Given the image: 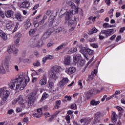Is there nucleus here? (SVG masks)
Wrapping results in <instances>:
<instances>
[{
    "label": "nucleus",
    "instance_id": "f257e3e1",
    "mask_svg": "<svg viewBox=\"0 0 125 125\" xmlns=\"http://www.w3.org/2000/svg\"><path fill=\"white\" fill-rule=\"evenodd\" d=\"M30 82V78L28 75L25 76L24 74H22L20 75L18 78L15 79H13L11 81L10 83H9V86H10L11 89H20V90H23L24 87L27 85V83Z\"/></svg>",
    "mask_w": 125,
    "mask_h": 125
},
{
    "label": "nucleus",
    "instance_id": "f03ea898",
    "mask_svg": "<svg viewBox=\"0 0 125 125\" xmlns=\"http://www.w3.org/2000/svg\"><path fill=\"white\" fill-rule=\"evenodd\" d=\"M0 70L1 74L3 75L6 74V71L9 72V64L7 60L5 59L4 62H2L0 66Z\"/></svg>",
    "mask_w": 125,
    "mask_h": 125
},
{
    "label": "nucleus",
    "instance_id": "7ed1b4c3",
    "mask_svg": "<svg viewBox=\"0 0 125 125\" xmlns=\"http://www.w3.org/2000/svg\"><path fill=\"white\" fill-rule=\"evenodd\" d=\"M10 95V92L7 90L6 88H0V97L1 96L2 101L4 102L7 100V98H8Z\"/></svg>",
    "mask_w": 125,
    "mask_h": 125
},
{
    "label": "nucleus",
    "instance_id": "20e7f679",
    "mask_svg": "<svg viewBox=\"0 0 125 125\" xmlns=\"http://www.w3.org/2000/svg\"><path fill=\"white\" fill-rule=\"evenodd\" d=\"M26 99L27 106L30 107L32 106V105H34V104L36 101V95L33 94H30L26 96Z\"/></svg>",
    "mask_w": 125,
    "mask_h": 125
},
{
    "label": "nucleus",
    "instance_id": "39448f33",
    "mask_svg": "<svg viewBox=\"0 0 125 125\" xmlns=\"http://www.w3.org/2000/svg\"><path fill=\"white\" fill-rule=\"evenodd\" d=\"M18 102L21 107L22 108H25V107H26V103H24V97H23V95H20L18 99L13 101V104H15Z\"/></svg>",
    "mask_w": 125,
    "mask_h": 125
},
{
    "label": "nucleus",
    "instance_id": "423d86ee",
    "mask_svg": "<svg viewBox=\"0 0 125 125\" xmlns=\"http://www.w3.org/2000/svg\"><path fill=\"white\" fill-rule=\"evenodd\" d=\"M116 32L115 29H107L106 30H103L100 32V35H105L106 38L110 36H112L114 33Z\"/></svg>",
    "mask_w": 125,
    "mask_h": 125
},
{
    "label": "nucleus",
    "instance_id": "0eeeda50",
    "mask_svg": "<svg viewBox=\"0 0 125 125\" xmlns=\"http://www.w3.org/2000/svg\"><path fill=\"white\" fill-rule=\"evenodd\" d=\"M68 4L72 8V15H75V14H78L79 13V8L78 6H76L75 3L72 1L68 2Z\"/></svg>",
    "mask_w": 125,
    "mask_h": 125
},
{
    "label": "nucleus",
    "instance_id": "6e6552de",
    "mask_svg": "<svg viewBox=\"0 0 125 125\" xmlns=\"http://www.w3.org/2000/svg\"><path fill=\"white\" fill-rule=\"evenodd\" d=\"M55 19V17L54 16L51 15L48 19V26L49 27H51L53 26V27H55V26H57L59 24L58 22L55 21L54 20Z\"/></svg>",
    "mask_w": 125,
    "mask_h": 125
},
{
    "label": "nucleus",
    "instance_id": "1a4fd4ad",
    "mask_svg": "<svg viewBox=\"0 0 125 125\" xmlns=\"http://www.w3.org/2000/svg\"><path fill=\"white\" fill-rule=\"evenodd\" d=\"M70 82V80L68 79V78H64L59 83V86L61 88L67 85V83H68Z\"/></svg>",
    "mask_w": 125,
    "mask_h": 125
},
{
    "label": "nucleus",
    "instance_id": "9d476101",
    "mask_svg": "<svg viewBox=\"0 0 125 125\" xmlns=\"http://www.w3.org/2000/svg\"><path fill=\"white\" fill-rule=\"evenodd\" d=\"M65 72L66 73V74H68V75H72L74 74V73L76 72V67L72 66L66 68Z\"/></svg>",
    "mask_w": 125,
    "mask_h": 125
},
{
    "label": "nucleus",
    "instance_id": "9b49d317",
    "mask_svg": "<svg viewBox=\"0 0 125 125\" xmlns=\"http://www.w3.org/2000/svg\"><path fill=\"white\" fill-rule=\"evenodd\" d=\"M61 69V67L58 65H54L52 67H51L50 72H52L53 73H59L60 72V70Z\"/></svg>",
    "mask_w": 125,
    "mask_h": 125
},
{
    "label": "nucleus",
    "instance_id": "f8f14e48",
    "mask_svg": "<svg viewBox=\"0 0 125 125\" xmlns=\"http://www.w3.org/2000/svg\"><path fill=\"white\" fill-rule=\"evenodd\" d=\"M93 118H84L80 120V122L81 124H83V123L84 124V125H87L91 121H92Z\"/></svg>",
    "mask_w": 125,
    "mask_h": 125
},
{
    "label": "nucleus",
    "instance_id": "ddd939ff",
    "mask_svg": "<svg viewBox=\"0 0 125 125\" xmlns=\"http://www.w3.org/2000/svg\"><path fill=\"white\" fill-rule=\"evenodd\" d=\"M46 83H47V79L45 75H43L39 81V83L41 85H45V84H46Z\"/></svg>",
    "mask_w": 125,
    "mask_h": 125
},
{
    "label": "nucleus",
    "instance_id": "4468645a",
    "mask_svg": "<svg viewBox=\"0 0 125 125\" xmlns=\"http://www.w3.org/2000/svg\"><path fill=\"white\" fill-rule=\"evenodd\" d=\"M63 61L65 65H66L67 66L71 65V56H66L65 57H64Z\"/></svg>",
    "mask_w": 125,
    "mask_h": 125
},
{
    "label": "nucleus",
    "instance_id": "2eb2a0df",
    "mask_svg": "<svg viewBox=\"0 0 125 125\" xmlns=\"http://www.w3.org/2000/svg\"><path fill=\"white\" fill-rule=\"evenodd\" d=\"M72 17V12L71 11H68L65 15V24L68 23V21L71 19Z\"/></svg>",
    "mask_w": 125,
    "mask_h": 125
},
{
    "label": "nucleus",
    "instance_id": "dca6fc26",
    "mask_svg": "<svg viewBox=\"0 0 125 125\" xmlns=\"http://www.w3.org/2000/svg\"><path fill=\"white\" fill-rule=\"evenodd\" d=\"M30 6V2L28 0H25L21 3V7L22 8H28Z\"/></svg>",
    "mask_w": 125,
    "mask_h": 125
},
{
    "label": "nucleus",
    "instance_id": "f3484780",
    "mask_svg": "<svg viewBox=\"0 0 125 125\" xmlns=\"http://www.w3.org/2000/svg\"><path fill=\"white\" fill-rule=\"evenodd\" d=\"M49 78L51 80H54L55 81H56V79H58L57 73L50 71Z\"/></svg>",
    "mask_w": 125,
    "mask_h": 125
},
{
    "label": "nucleus",
    "instance_id": "a211bd4d",
    "mask_svg": "<svg viewBox=\"0 0 125 125\" xmlns=\"http://www.w3.org/2000/svg\"><path fill=\"white\" fill-rule=\"evenodd\" d=\"M5 16L7 17V18H11L12 16H13V11L11 10H9L5 12Z\"/></svg>",
    "mask_w": 125,
    "mask_h": 125
},
{
    "label": "nucleus",
    "instance_id": "6ab92c4d",
    "mask_svg": "<svg viewBox=\"0 0 125 125\" xmlns=\"http://www.w3.org/2000/svg\"><path fill=\"white\" fill-rule=\"evenodd\" d=\"M38 44V40L36 39V38H33V40L31 42V46L32 47H37Z\"/></svg>",
    "mask_w": 125,
    "mask_h": 125
},
{
    "label": "nucleus",
    "instance_id": "aec40b11",
    "mask_svg": "<svg viewBox=\"0 0 125 125\" xmlns=\"http://www.w3.org/2000/svg\"><path fill=\"white\" fill-rule=\"evenodd\" d=\"M117 120H118V116H117V114L116 112H113L111 117L112 123H116L117 122Z\"/></svg>",
    "mask_w": 125,
    "mask_h": 125
},
{
    "label": "nucleus",
    "instance_id": "412c9836",
    "mask_svg": "<svg viewBox=\"0 0 125 125\" xmlns=\"http://www.w3.org/2000/svg\"><path fill=\"white\" fill-rule=\"evenodd\" d=\"M66 45H67V43H62L61 45H60L59 46H58L56 48V51H59V50H60L63 48H65L66 47Z\"/></svg>",
    "mask_w": 125,
    "mask_h": 125
},
{
    "label": "nucleus",
    "instance_id": "4be33fe9",
    "mask_svg": "<svg viewBox=\"0 0 125 125\" xmlns=\"http://www.w3.org/2000/svg\"><path fill=\"white\" fill-rule=\"evenodd\" d=\"M15 18L16 19H17L18 21H20L21 22L23 21V17L21 15V14L17 13L15 15Z\"/></svg>",
    "mask_w": 125,
    "mask_h": 125
},
{
    "label": "nucleus",
    "instance_id": "5701e85b",
    "mask_svg": "<svg viewBox=\"0 0 125 125\" xmlns=\"http://www.w3.org/2000/svg\"><path fill=\"white\" fill-rule=\"evenodd\" d=\"M47 97H48V94L47 93L44 92L43 93L42 97L40 100L41 102H42L43 100H45Z\"/></svg>",
    "mask_w": 125,
    "mask_h": 125
},
{
    "label": "nucleus",
    "instance_id": "b1692460",
    "mask_svg": "<svg viewBox=\"0 0 125 125\" xmlns=\"http://www.w3.org/2000/svg\"><path fill=\"white\" fill-rule=\"evenodd\" d=\"M100 103V102L99 101H96L95 100H92L91 101L90 104L92 105V106H97Z\"/></svg>",
    "mask_w": 125,
    "mask_h": 125
},
{
    "label": "nucleus",
    "instance_id": "393cba45",
    "mask_svg": "<svg viewBox=\"0 0 125 125\" xmlns=\"http://www.w3.org/2000/svg\"><path fill=\"white\" fill-rule=\"evenodd\" d=\"M98 31L96 28L93 27V28L88 32V35H92V34H94V33H97Z\"/></svg>",
    "mask_w": 125,
    "mask_h": 125
},
{
    "label": "nucleus",
    "instance_id": "a878e982",
    "mask_svg": "<svg viewBox=\"0 0 125 125\" xmlns=\"http://www.w3.org/2000/svg\"><path fill=\"white\" fill-rule=\"evenodd\" d=\"M85 52H87L89 55H92L93 53H94V51L89 49V48H87L85 49Z\"/></svg>",
    "mask_w": 125,
    "mask_h": 125
},
{
    "label": "nucleus",
    "instance_id": "bb28decb",
    "mask_svg": "<svg viewBox=\"0 0 125 125\" xmlns=\"http://www.w3.org/2000/svg\"><path fill=\"white\" fill-rule=\"evenodd\" d=\"M101 116H102L101 112H97L95 114V120H99L98 119H100V118H101Z\"/></svg>",
    "mask_w": 125,
    "mask_h": 125
},
{
    "label": "nucleus",
    "instance_id": "cd10ccee",
    "mask_svg": "<svg viewBox=\"0 0 125 125\" xmlns=\"http://www.w3.org/2000/svg\"><path fill=\"white\" fill-rule=\"evenodd\" d=\"M81 56H75L73 58V61L75 63H78L79 60H81Z\"/></svg>",
    "mask_w": 125,
    "mask_h": 125
},
{
    "label": "nucleus",
    "instance_id": "c85d7f7f",
    "mask_svg": "<svg viewBox=\"0 0 125 125\" xmlns=\"http://www.w3.org/2000/svg\"><path fill=\"white\" fill-rule=\"evenodd\" d=\"M94 77H95L94 74H93V73H91V74L88 76V78L86 80V82L89 83V81H92V80L94 79Z\"/></svg>",
    "mask_w": 125,
    "mask_h": 125
},
{
    "label": "nucleus",
    "instance_id": "c756f323",
    "mask_svg": "<svg viewBox=\"0 0 125 125\" xmlns=\"http://www.w3.org/2000/svg\"><path fill=\"white\" fill-rule=\"evenodd\" d=\"M42 114L38 113V112L34 113L33 114V117H34V118H37V119L41 118V117H42Z\"/></svg>",
    "mask_w": 125,
    "mask_h": 125
},
{
    "label": "nucleus",
    "instance_id": "7c9ffc66",
    "mask_svg": "<svg viewBox=\"0 0 125 125\" xmlns=\"http://www.w3.org/2000/svg\"><path fill=\"white\" fill-rule=\"evenodd\" d=\"M49 37V33L48 32H45V33H44V34L43 35L42 37V39L43 40H46V39H47V38H48Z\"/></svg>",
    "mask_w": 125,
    "mask_h": 125
},
{
    "label": "nucleus",
    "instance_id": "2f4dec72",
    "mask_svg": "<svg viewBox=\"0 0 125 125\" xmlns=\"http://www.w3.org/2000/svg\"><path fill=\"white\" fill-rule=\"evenodd\" d=\"M14 49V48H12L11 46L8 47L7 49L8 53L11 54V53H13Z\"/></svg>",
    "mask_w": 125,
    "mask_h": 125
},
{
    "label": "nucleus",
    "instance_id": "473e14b6",
    "mask_svg": "<svg viewBox=\"0 0 125 125\" xmlns=\"http://www.w3.org/2000/svg\"><path fill=\"white\" fill-rule=\"evenodd\" d=\"M6 27L9 29H13V27H14V24H11V23H7L6 25Z\"/></svg>",
    "mask_w": 125,
    "mask_h": 125
},
{
    "label": "nucleus",
    "instance_id": "72a5a7b5",
    "mask_svg": "<svg viewBox=\"0 0 125 125\" xmlns=\"http://www.w3.org/2000/svg\"><path fill=\"white\" fill-rule=\"evenodd\" d=\"M43 44V42H42V41L40 40L38 41V42H37V47H42Z\"/></svg>",
    "mask_w": 125,
    "mask_h": 125
},
{
    "label": "nucleus",
    "instance_id": "f704fd0d",
    "mask_svg": "<svg viewBox=\"0 0 125 125\" xmlns=\"http://www.w3.org/2000/svg\"><path fill=\"white\" fill-rule=\"evenodd\" d=\"M33 65L35 67H40L41 66V62H39V61H37L33 63Z\"/></svg>",
    "mask_w": 125,
    "mask_h": 125
},
{
    "label": "nucleus",
    "instance_id": "c9c22d12",
    "mask_svg": "<svg viewBox=\"0 0 125 125\" xmlns=\"http://www.w3.org/2000/svg\"><path fill=\"white\" fill-rule=\"evenodd\" d=\"M77 63L80 66H83V65L84 64V61L80 59L79 61L77 62Z\"/></svg>",
    "mask_w": 125,
    "mask_h": 125
},
{
    "label": "nucleus",
    "instance_id": "e433bc0d",
    "mask_svg": "<svg viewBox=\"0 0 125 125\" xmlns=\"http://www.w3.org/2000/svg\"><path fill=\"white\" fill-rule=\"evenodd\" d=\"M99 123H100L99 120L97 119H95L93 122L92 125H99Z\"/></svg>",
    "mask_w": 125,
    "mask_h": 125
},
{
    "label": "nucleus",
    "instance_id": "4c0bfd02",
    "mask_svg": "<svg viewBox=\"0 0 125 125\" xmlns=\"http://www.w3.org/2000/svg\"><path fill=\"white\" fill-rule=\"evenodd\" d=\"M28 117H25L23 119V122H22V124H23V125H28V124H27V123H28Z\"/></svg>",
    "mask_w": 125,
    "mask_h": 125
},
{
    "label": "nucleus",
    "instance_id": "58836bf2",
    "mask_svg": "<svg viewBox=\"0 0 125 125\" xmlns=\"http://www.w3.org/2000/svg\"><path fill=\"white\" fill-rule=\"evenodd\" d=\"M19 51V50H18V49L14 48V50L13 51V54L16 56H17Z\"/></svg>",
    "mask_w": 125,
    "mask_h": 125
},
{
    "label": "nucleus",
    "instance_id": "ea45409f",
    "mask_svg": "<svg viewBox=\"0 0 125 125\" xmlns=\"http://www.w3.org/2000/svg\"><path fill=\"white\" fill-rule=\"evenodd\" d=\"M65 120H66L67 124H70L71 117H70V116L67 115L65 117Z\"/></svg>",
    "mask_w": 125,
    "mask_h": 125
},
{
    "label": "nucleus",
    "instance_id": "a19ab883",
    "mask_svg": "<svg viewBox=\"0 0 125 125\" xmlns=\"http://www.w3.org/2000/svg\"><path fill=\"white\" fill-rule=\"evenodd\" d=\"M75 24V21L74 20H69L68 21V26H73Z\"/></svg>",
    "mask_w": 125,
    "mask_h": 125
},
{
    "label": "nucleus",
    "instance_id": "79ce46f5",
    "mask_svg": "<svg viewBox=\"0 0 125 125\" xmlns=\"http://www.w3.org/2000/svg\"><path fill=\"white\" fill-rule=\"evenodd\" d=\"M42 73H43V70L41 68L39 69L36 71V74L38 75H40V74H42Z\"/></svg>",
    "mask_w": 125,
    "mask_h": 125
},
{
    "label": "nucleus",
    "instance_id": "37998d69",
    "mask_svg": "<svg viewBox=\"0 0 125 125\" xmlns=\"http://www.w3.org/2000/svg\"><path fill=\"white\" fill-rule=\"evenodd\" d=\"M31 22H25V27H26V30L29 29V28H30V27H31Z\"/></svg>",
    "mask_w": 125,
    "mask_h": 125
},
{
    "label": "nucleus",
    "instance_id": "c03bdc74",
    "mask_svg": "<svg viewBox=\"0 0 125 125\" xmlns=\"http://www.w3.org/2000/svg\"><path fill=\"white\" fill-rule=\"evenodd\" d=\"M103 27L104 28H105V29H107V28H109V24L108 23H104L103 25Z\"/></svg>",
    "mask_w": 125,
    "mask_h": 125
},
{
    "label": "nucleus",
    "instance_id": "a18cd8bd",
    "mask_svg": "<svg viewBox=\"0 0 125 125\" xmlns=\"http://www.w3.org/2000/svg\"><path fill=\"white\" fill-rule=\"evenodd\" d=\"M1 37L3 40V41H6V40H7V36H6V34H5V33H4V34L2 35Z\"/></svg>",
    "mask_w": 125,
    "mask_h": 125
},
{
    "label": "nucleus",
    "instance_id": "49530a36",
    "mask_svg": "<svg viewBox=\"0 0 125 125\" xmlns=\"http://www.w3.org/2000/svg\"><path fill=\"white\" fill-rule=\"evenodd\" d=\"M60 32H62V27H59L58 29H57L55 33L56 34H58V33H60Z\"/></svg>",
    "mask_w": 125,
    "mask_h": 125
},
{
    "label": "nucleus",
    "instance_id": "de8ad7c7",
    "mask_svg": "<svg viewBox=\"0 0 125 125\" xmlns=\"http://www.w3.org/2000/svg\"><path fill=\"white\" fill-rule=\"evenodd\" d=\"M77 48L76 47H73L71 49V51L72 53H74V52H77Z\"/></svg>",
    "mask_w": 125,
    "mask_h": 125
},
{
    "label": "nucleus",
    "instance_id": "09e8293b",
    "mask_svg": "<svg viewBox=\"0 0 125 125\" xmlns=\"http://www.w3.org/2000/svg\"><path fill=\"white\" fill-rule=\"evenodd\" d=\"M64 98L67 99V101H71L72 100V97L70 96H65Z\"/></svg>",
    "mask_w": 125,
    "mask_h": 125
},
{
    "label": "nucleus",
    "instance_id": "8fccbe9b",
    "mask_svg": "<svg viewBox=\"0 0 125 125\" xmlns=\"http://www.w3.org/2000/svg\"><path fill=\"white\" fill-rule=\"evenodd\" d=\"M19 26V22H17L14 29V32H16V31H17V29L18 28Z\"/></svg>",
    "mask_w": 125,
    "mask_h": 125
},
{
    "label": "nucleus",
    "instance_id": "3c124183",
    "mask_svg": "<svg viewBox=\"0 0 125 125\" xmlns=\"http://www.w3.org/2000/svg\"><path fill=\"white\" fill-rule=\"evenodd\" d=\"M46 59L48 60L49 59H53L54 57L53 56L50 55H48L46 56Z\"/></svg>",
    "mask_w": 125,
    "mask_h": 125
},
{
    "label": "nucleus",
    "instance_id": "603ef678",
    "mask_svg": "<svg viewBox=\"0 0 125 125\" xmlns=\"http://www.w3.org/2000/svg\"><path fill=\"white\" fill-rule=\"evenodd\" d=\"M40 7V4H37L35 5V6L33 8V10H36V9H37V8H39Z\"/></svg>",
    "mask_w": 125,
    "mask_h": 125
},
{
    "label": "nucleus",
    "instance_id": "864d4df0",
    "mask_svg": "<svg viewBox=\"0 0 125 125\" xmlns=\"http://www.w3.org/2000/svg\"><path fill=\"white\" fill-rule=\"evenodd\" d=\"M20 42V40H19V39H18L15 41V43L16 46H18L19 45Z\"/></svg>",
    "mask_w": 125,
    "mask_h": 125
},
{
    "label": "nucleus",
    "instance_id": "5fc2aeb1",
    "mask_svg": "<svg viewBox=\"0 0 125 125\" xmlns=\"http://www.w3.org/2000/svg\"><path fill=\"white\" fill-rule=\"evenodd\" d=\"M91 46L94 48H97V47H98V45H97L96 43H92L91 44Z\"/></svg>",
    "mask_w": 125,
    "mask_h": 125
},
{
    "label": "nucleus",
    "instance_id": "6e6d98bb",
    "mask_svg": "<svg viewBox=\"0 0 125 125\" xmlns=\"http://www.w3.org/2000/svg\"><path fill=\"white\" fill-rule=\"evenodd\" d=\"M88 42H95V38H90L88 40Z\"/></svg>",
    "mask_w": 125,
    "mask_h": 125
},
{
    "label": "nucleus",
    "instance_id": "4d7b16f0",
    "mask_svg": "<svg viewBox=\"0 0 125 125\" xmlns=\"http://www.w3.org/2000/svg\"><path fill=\"white\" fill-rule=\"evenodd\" d=\"M78 83V85H80V88H83V83H82V80H79Z\"/></svg>",
    "mask_w": 125,
    "mask_h": 125
},
{
    "label": "nucleus",
    "instance_id": "13d9d810",
    "mask_svg": "<svg viewBox=\"0 0 125 125\" xmlns=\"http://www.w3.org/2000/svg\"><path fill=\"white\" fill-rule=\"evenodd\" d=\"M49 85L50 86V87H53V86H54V83L52 82H49Z\"/></svg>",
    "mask_w": 125,
    "mask_h": 125
},
{
    "label": "nucleus",
    "instance_id": "bf43d9fd",
    "mask_svg": "<svg viewBox=\"0 0 125 125\" xmlns=\"http://www.w3.org/2000/svg\"><path fill=\"white\" fill-rule=\"evenodd\" d=\"M16 37H17V38H21V37H22V34H21V33H20V32H18L16 34Z\"/></svg>",
    "mask_w": 125,
    "mask_h": 125
},
{
    "label": "nucleus",
    "instance_id": "052dcab7",
    "mask_svg": "<svg viewBox=\"0 0 125 125\" xmlns=\"http://www.w3.org/2000/svg\"><path fill=\"white\" fill-rule=\"evenodd\" d=\"M34 54L36 56V57H39V56H40V53L38 52V51H35Z\"/></svg>",
    "mask_w": 125,
    "mask_h": 125
},
{
    "label": "nucleus",
    "instance_id": "680f3d73",
    "mask_svg": "<svg viewBox=\"0 0 125 125\" xmlns=\"http://www.w3.org/2000/svg\"><path fill=\"white\" fill-rule=\"evenodd\" d=\"M0 16L2 17V18H4V14L3 12L1 10H0Z\"/></svg>",
    "mask_w": 125,
    "mask_h": 125
},
{
    "label": "nucleus",
    "instance_id": "e2e57ef3",
    "mask_svg": "<svg viewBox=\"0 0 125 125\" xmlns=\"http://www.w3.org/2000/svg\"><path fill=\"white\" fill-rule=\"evenodd\" d=\"M122 39V37L121 36H118L116 39V42H119L120 40H121Z\"/></svg>",
    "mask_w": 125,
    "mask_h": 125
},
{
    "label": "nucleus",
    "instance_id": "0e129e2a",
    "mask_svg": "<svg viewBox=\"0 0 125 125\" xmlns=\"http://www.w3.org/2000/svg\"><path fill=\"white\" fill-rule=\"evenodd\" d=\"M55 105H57L58 106H59L60 105H61V101L60 100L56 101Z\"/></svg>",
    "mask_w": 125,
    "mask_h": 125
},
{
    "label": "nucleus",
    "instance_id": "69168bd1",
    "mask_svg": "<svg viewBox=\"0 0 125 125\" xmlns=\"http://www.w3.org/2000/svg\"><path fill=\"white\" fill-rule=\"evenodd\" d=\"M103 35L105 34H100V35L99 36L100 40H103V39H104L105 37H104V36H103Z\"/></svg>",
    "mask_w": 125,
    "mask_h": 125
},
{
    "label": "nucleus",
    "instance_id": "338daca9",
    "mask_svg": "<svg viewBox=\"0 0 125 125\" xmlns=\"http://www.w3.org/2000/svg\"><path fill=\"white\" fill-rule=\"evenodd\" d=\"M33 34H35V30L34 29H31L29 31V35L31 36V35H33Z\"/></svg>",
    "mask_w": 125,
    "mask_h": 125
},
{
    "label": "nucleus",
    "instance_id": "774afa93",
    "mask_svg": "<svg viewBox=\"0 0 125 125\" xmlns=\"http://www.w3.org/2000/svg\"><path fill=\"white\" fill-rule=\"evenodd\" d=\"M125 27L121 28L120 29V33H124V31H125Z\"/></svg>",
    "mask_w": 125,
    "mask_h": 125
}]
</instances>
